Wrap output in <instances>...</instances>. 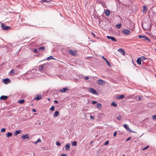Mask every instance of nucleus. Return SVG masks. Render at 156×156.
Here are the masks:
<instances>
[{
	"label": "nucleus",
	"mask_w": 156,
	"mask_h": 156,
	"mask_svg": "<svg viewBox=\"0 0 156 156\" xmlns=\"http://www.w3.org/2000/svg\"><path fill=\"white\" fill-rule=\"evenodd\" d=\"M113 13V12H111V15H112V13Z\"/></svg>",
	"instance_id": "nucleus-60"
},
{
	"label": "nucleus",
	"mask_w": 156,
	"mask_h": 156,
	"mask_svg": "<svg viewBox=\"0 0 156 156\" xmlns=\"http://www.w3.org/2000/svg\"><path fill=\"white\" fill-rule=\"evenodd\" d=\"M38 124H41V122H39Z\"/></svg>",
	"instance_id": "nucleus-59"
},
{
	"label": "nucleus",
	"mask_w": 156,
	"mask_h": 156,
	"mask_svg": "<svg viewBox=\"0 0 156 156\" xmlns=\"http://www.w3.org/2000/svg\"><path fill=\"white\" fill-rule=\"evenodd\" d=\"M102 58L103 59H105L106 62L107 63V60L106 58H105L103 56H102Z\"/></svg>",
	"instance_id": "nucleus-44"
},
{
	"label": "nucleus",
	"mask_w": 156,
	"mask_h": 156,
	"mask_svg": "<svg viewBox=\"0 0 156 156\" xmlns=\"http://www.w3.org/2000/svg\"><path fill=\"white\" fill-rule=\"evenodd\" d=\"M107 144H108V143H107V141H106L105 142V145H107Z\"/></svg>",
	"instance_id": "nucleus-56"
},
{
	"label": "nucleus",
	"mask_w": 156,
	"mask_h": 156,
	"mask_svg": "<svg viewBox=\"0 0 156 156\" xmlns=\"http://www.w3.org/2000/svg\"><path fill=\"white\" fill-rule=\"evenodd\" d=\"M50 110L52 111H53L55 110V107L54 106H52L50 108Z\"/></svg>",
	"instance_id": "nucleus-33"
},
{
	"label": "nucleus",
	"mask_w": 156,
	"mask_h": 156,
	"mask_svg": "<svg viewBox=\"0 0 156 156\" xmlns=\"http://www.w3.org/2000/svg\"><path fill=\"white\" fill-rule=\"evenodd\" d=\"M125 97V96L124 95H121L119 96L118 97H117V98L119 99H122L124 98Z\"/></svg>",
	"instance_id": "nucleus-19"
},
{
	"label": "nucleus",
	"mask_w": 156,
	"mask_h": 156,
	"mask_svg": "<svg viewBox=\"0 0 156 156\" xmlns=\"http://www.w3.org/2000/svg\"><path fill=\"white\" fill-rule=\"evenodd\" d=\"M54 102L55 103H58V101H56V100H55L54 101Z\"/></svg>",
	"instance_id": "nucleus-51"
},
{
	"label": "nucleus",
	"mask_w": 156,
	"mask_h": 156,
	"mask_svg": "<svg viewBox=\"0 0 156 156\" xmlns=\"http://www.w3.org/2000/svg\"><path fill=\"white\" fill-rule=\"evenodd\" d=\"M8 98V96H7L2 95L1 96L0 99L1 100H5Z\"/></svg>",
	"instance_id": "nucleus-12"
},
{
	"label": "nucleus",
	"mask_w": 156,
	"mask_h": 156,
	"mask_svg": "<svg viewBox=\"0 0 156 156\" xmlns=\"http://www.w3.org/2000/svg\"><path fill=\"white\" fill-rule=\"evenodd\" d=\"M2 81L5 84H7L9 83L10 80L8 78H7L3 79L2 80Z\"/></svg>",
	"instance_id": "nucleus-10"
},
{
	"label": "nucleus",
	"mask_w": 156,
	"mask_h": 156,
	"mask_svg": "<svg viewBox=\"0 0 156 156\" xmlns=\"http://www.w3.org/2000/svg\"><path fill=\"white\" fill-rule=\"evenodd\" d=\"M144 36V37H143L142 38H143V40H144L146 41V38H145V37H147L145 36Z\"/></svg>",
	"instance_id": "nucleus-47"
},
{
	"label": "nucleus",
	"mask_w": 156,
	"mask_h": 156,
	"mask_svg": "<svg viewBox=\"0 0 156 156\" xmlns=\"http://www.w3.org/2000/svg\"><path fill=\"white\" fill-rule=\"evenodd\" d=\"M117 119L119 120H121V115H119L118 117H117Z\"/></svg>",
	"instance_id": "nucleus-35"
},
{
	"label": "nucleus",
	"mask_w": 156,
	"mask_h": 156,
	"mask_svg": "<svg viewBox=\"0 0 156 156\" xmlns=\"http://www.w3.org/2000/svg\"><path fill=\"white\" fill-rule=\"evenodd\" d=\"M140 58L141 59V61H143L146 59V58L144 56L141 57Z\"/></svg>",
	"instance_id": "nucleus-31"
},
{
	"label": "nucleus",
	"mask_w": 156,
	"mask_h": 156,
	"mask_svg": "<svg viewBox=\"0 0 156 156\" xmlns=\"http://www.w3.org/2000/svg\"><path fill=\"white\" fill-rule=\"evenodd\" d=\"M121 24L120 23L118 24L116 26V27L117 28L119 29L121 27Z\"/></svg>",
	"instance_id": "nucleus-26"
},
{
	"label": "nucleus",
	"mask_w": 156,
	"mask_h": 156,
	"mask_svg": "<svg viewBox=\"0 0 156 156\" xmlns=\"http://www.w3.org/2000/svg\"><path fill=\"white\" fill-rule=\"evenodd\" d=\"M12 134L11 133L8 132L7 133L6 135V136L7 137H9L12 136Z\"/></svg>",
	"instance_id": "nucleus-22"
},
{
	"label": "nucleus",
	"mask_w": 156,
	"mask_h": 156,
	"mask_svg": "<svg viewBox=\"0 0 156 156\" xmlns=\"http://www.w3.org/2000/svg\"><path fill=\"white\" fill-rule=\"evenodd\" d=\"M41 142V140H40V138H39V139H37V140L36 141H35V142H34V143L35 144H37L39 142Z\"/></svg>",
	"instance_id": "nucleus-25"
},
{
	"label": "nucleus",
	"mask_w": 156,
	"mask_h": 156,
	"mask_svg": "<svg viewBox=\"0 0 156 156\" xmlns=\"http://www.w3.org/2000/svg\"><path fill=\"white\" fill-rule=\"evenodd\" d=\"M61 156H67V155L65 154H62Z\"/></svg>",
	"instance_id": "nucleus-53"
},
{
	"label": "nucleus",
	"mask_w": 156,
	"mask_h": 156,
	"mask_svg": "<svg viewBox=\"0 0 156 156\" xmlns=\"http://www.w3.org/2000/svg\"><path fill=\"white\" fill-rule=\"evenodd\" d=\"M91 102L94 105L96 103H97V102L96 101H92Z\"/></svg>",
	"instance_id": "nucleus-38"
},
{
	"label": "nucleus",
	"mask_w": 156,
	"mask_h": 156,
	"mask_svg": "<svg viewBox=\"0 0 156 156\" xmlns=\"http://www.w3.org/2000/svg\"><path fill=\"white\" fill-rule=\"evenodd\" d=\"M22 133V131L21 130H16L15 131V133H14V135L15 136H16L18 134L21 133Z\"/></svg>",
	"instance_id": "nucleus-13"
},
{
	"label": "nucleus",
	"mask_w": 156,
	"mask_h": 156,
	"mask_svg": "<svg viewBox=\"0 0 156 156\" xmlns=\"http://www.w3.org/2000/svg\"><path fill=\"white\" fill-rule=\"evenodd\" d=\"M10 73H12V74H14V70L13 69H12L11 71H10Z\"/></svg>",
	"instance_id": "nucleus-40"
},
{
	"label": "nucleus",
	"mask_w": 156,
	"mask_h": 156,
	"mask_svg": "<svg viewBox=\"0 0 156 156\" xmlns=\"http://www.w3.org/2000/svg\"><path fill=\"white\" fill-rule=\"evenodd\" d=\"M51 59H54V58H53L52 56H50L47 58V60H49Z\"/></svg>",
	"instance_id": "nucleus-27"
},
{
	"label": "nucleus",
	"mask_w": 156,
	"mask_h": 156,
	"mask_svg": "<svg viewBox=\"0 0 156 156\" xmlns=\"http://www.w3.org/2000/svg\"><path fill=\"white\" fill-rule=\"evenodd\" d=\"M32 110L34 112H36V109H33Z\"/></svg>",
	"instance_id": "nucleus-50"
},
{
	"label": "nucleus",
	"mask_w": 156,
	"mask_h": 156,
	"mask_svg": "<svg viewBox=\"0 0 156 156\" xmlns=\"http://www.w3.org/2000/svg\"><path fill=\"white\" fill-rule=\"evenodd\" d=\"M122 33L126 35H129L131 33V31L127 29H124L122 31Z\"/></svg>",
	"instance_id": "nucleus-3"
},
{
	"label": "nucleus",
	"mask_w": 156,
	"mask_h": 156,
	"mask_svg": "<svg viewBox=\"0 0 156 156\" xmlns=\"http://www.w3.org/2000/svg\"><path fill=\"white\" fill-rule=\"evenodd\" d=\"M130 138H131V137H129L127 139H126V141H127L129 140H130Z\"/></svg>",
	"instance_id": "nucleus-46"
},
{
	"label": "nucleus",
	"mask_w": 156,
	"mask_h": 156,
	"mask_svg": "<svg viewBox=\"0 0 156 156\" xmlns=\"http://www.w3.org/2000/svg\"><path fill=\"white\" fill-rule=\"evenodd\" d=\"M88 91L91 93L93 94L98 95V93L97 91L95 89L92 88H89Z\"/></svg>",
	"instance_id": "nucleus-2"
},
{
	"label": "nucleus",
	"mask_w": 156,
	"mask_h": 156,
	"mask_svg": "<svg viewBox=\"0 0 156 156\" xmlns=\"http://www.w3.org/2000/svg\"><path fill=\"white\" fill-rule=\"evenodd\" d=\"M1 28L3 30H8L10 28V27L9 26H5L4 23H1Z\"/></svg>",
	"instance_id": "nucleus-4"
},
{
	"label": "nucleus",
	"mask_w": 156,
	"mask_h": 156,
	"mask_svg": "<svg viewBox=\"0 0 156 156\" xmlns=\"http://www.w3.org/2000/svg\"><path fill=\"white\" fill-rule=\"evenodd\" d=\"M123 127L126 129L127 131H129L131 132H133V131L129 129V127L127 124H124L123 125Z\"/></svg>",
	"instance_id": "nucleus-7"
},
{
	"label": "nucleus",
	"mask_w": 156,
	"mask_h": 156,
	"mask_svg": "<svg viewBox=\"0 0 156 156\" xmlns=\"http://www.w3.org/2000/svg\"><path fill=\"white\" fill-rule=\"evenodd\" d=\"M110 11L108 10V16L110 15Z\"/></svg>",
	"instance_id": "nucleus-52"
},
{
	"label": "nucleus",
	"mask_w": 156,
	"mask_h": 156,
	"mask_svg": "<svg viewBox=\"0 0 156 156\" xmlns=\"http://www.w3.org/2000/svg\"><path fill=\"white\" fill-rule=\"evenodd\" d=\"M149 146L148 145L147 146H146L144 148H143L142 149V151H144V150H146V149H148L149 148Z\"/></svg>",
	"instance_id": "nucleus-30"
},
{
	"label": "nucleus",
	"mask_w": 156,
	"mask_h": 156,
	"mask_svg": "<svg viewBox=\"0 0 156 156\" xmlns=\"http://www.w3.org/2000/svg\"><path fill=\"white\" fill-rule=\"evenodd\" d=\"M97 83L99 85H103L105 84V83L103 80H97Z\"/></svg>",
	"instance_id": "nucleus-5"
},
{
	"label": "nucleus",
	"mask_w": 156,
	"mask_h": 156,
	"mask_svg": "<svg viewBox=\"0 0 156 156\" xmlns=\"http://www.w3.org/2000/svg\"><path fill=\"white\" fill-rule=\"evenodd\" d=\"M90 118L91 119H94V117L92 115L90 116Z\"/></svg>",
	"instance_id": "nucleus-54"
},
{
	"label": "nucleus",
	"mask_w": 156,
	"mask_h": 156,
	"mask_svg": "<svg viewBox=\"0 0 156 156\" xmlns=\"http://www.w3.org/2000/svg\"><path fill=\"white\" fill-rule=\"evenodd\" d=\"M71 144L73 146H76L77 144V142L76 141H74L72 142Z\"/></svg>",
	"instance_id": "nucleus-23"
},
{
	"label": "nucleus",
	"mask_w": 156,
	"mask_h": 156,
	"mask_svg": "<svg viewBox=\"0 0 156 156\" xmlns=\"http://www.w3.org/2000/svg\"><path fill=\"white\" fill-rule=\"evenodd\" d=\"M143 37H144L141 35H140L138 37V38H143Z\"/></svg>",
	"instance_id": "nucleus-43"
},
{
	"label": "nucleus",
	"mask_w": 156,
	"mask_h": 156,
	"mask_svg": "<svg viewBox=\"0 0 156 156\" xmlns=\"http://www.w3.org/2000/svg\"><path fill=\"white\" fill-rule=\"evenodd\" d=\"M25 102V100L24 99L21 100L19 101L18 102L20 104L23 103Z\"/></svg>",
	"instance_id": "nucleus-24"
},
{
	"label": "nucleus",
	"mask_w": 156,
	"mask_h": 156,
	"mask_svg": "<svg viewBox=\"0 0 156 156\" xmlns=\"http://www.w3.org/2000/svg\"><path fill=\"white\" fill-rule=\"evenodd\" d=\"M23 140H25L26 139H29L30 137V136L28 134H27L21 136Z\"/></svg>",
	"instance_id": "nucleus-9"
},
{
	"label": "nucleus",
	"mask_w": 156,
	"mask_h": 156,
	"mask_svg": "<svg viewBox=\"0 0 156 156\" xmlns=\"http://www.w3.org/2000/svg\"><path fill=\"white\" fill-rule=\"evenodd\" d=\"M56 144V145L58 146H60L61 144L59 142H57Z\"/></svg>",
	"instance_id": "nucleus-41"
},
{
	"label": "nucleus",
	"mask_w": 156,
	"mask_h": 156,
	"mask_svg": "<svg viewBox=\"0 0 156 156\" xmlns=\"http://www.w3.org/2000/svg\"><path fill=\"white\" fill-rule=\"evenodd\" d=\"M147 9L146 6H143V12H146L147 11Z\"/></svg>",
	"instance_id": "nucleus-16"
},
{
	"label": "nucleus",
	"mask_w": 156,
	"mask_h": 156,
	"mask_svg": "<svg viewBox=\"0 0 156 156\" xmlns=\"http://www.w3.org/2000/svg\"><path fill=\"white\" fill-rule=\"evenodd\" d=\"M105 14L106 16H107V9H105Z\"/></svg>",
	"instance_id": "nucleus-39"
},
{
	"label": "nucleus",
	"mask_w": 156,
	"mask_h": 156,
	"mask_svg": "<svg viewBox=\"0 0 156 156\" xmlns=\"http://www.w3.org/2000/svg\"><path fill=\"white\" fill-rule=\"evenodd\" d=\"M146 38V40H147L148 42H151L150 39L147 37H145Z\"/></svg>",
	"instance_id": "nucleus-32"
},
{
	"label": "nucleus",
	"mask_w": 156,
	"mask_h": 156,
	"mask_svg": "<svg viewBox=\"0 0 156 156\" xmlns=\"http://www.w3.org/2000/svg\"><path fill=\"white\" fill-rule=\"evenodd\" d=\"M122 156H124V155H123Z\"/></svg>",
	"instance_id": "nucleus-64"
},
{
	"label": "nucleus",
	"mask_w": 156,
	"mask_h": 156,
	"mask_svg": "<svg viewBox=\"0 0 156 156\" xmlns=\"http://www.w3.org/2000/svg\"><path fill=\"white\" fill-rule=\"evenodd\" d=\"M48 101H50V99L49 98H48Z\"/></svg>",
	"instance_id": "nucleus-61"
},
{
	"label": "nucleus",
	"mask_w": 156,
	"mask_h": 156,
	"mask_svg": "<svg viewBox=\"0 0 156 156\" xmlns=\"http://www.w3.org/2000/svg\"><path fill=\"white\" fill-rule=\"evenodd\" d=\"M68 52L70 55L73 56H77V53L76 51L69 50Z\"/></svg>",
	"instance_id": "nucleus-1"
},
{
	"label": "nucleus",
	"mask_w": 156,
	"mask_h": 156,
	"mask_svg": "<svg viewBox=\"0 0 156 156\" xmlns=\"http://www.w3.org/2000/svg\"><path fill=\"white\" fill-rule=\"evenodd\" d=\"M41 98V95L40 94L37 95L35 98V100L37 101L40 100Z\"/></svg>",
	"instance_id": "nucleus-15"
},
{
	"label": "nucleus",
	"mask_w": 156,
	"mask_h": 156,
	"mask_svg": "<svg viewBox=\"0 0 156 156\" xmlns=\"http://www.w3.org/2000/svg\"><path fill=\"white\" fill-rule=\"evenodd\" d=\"M97 107L99 109H101V104L98 103L97 105Z\"/></svg>",
	"instance_id": "nucleus-28"
},
{
	"label": "nucleus",
	"mask_w": 156,
	"mask_h": 156,
	"mask_svg": "<svg viewBox=\"0 0 156 156\" xmlns=\"http://www.w3.org/2000/svg\"><path fill=\"white\" fill-rule=\"evenodd\" d=\"M102 5H103V6L104 8H105V7H106V6L104 4V3L102 4Z\"/></svg>",
	"instance_id": "nucleus-55"
},
{
	"label": "nucleus",
	"mask_w": 156,
	"mask_h": 156,
	"mask_svg": "<svg viewBox=\"0 0 156 156\" xmlns=\"http://www.w3.org/2000/svg\"><path fill=\"white\" fill-rule=\"evenodd\" d=\"M117 132H115L114 133V134H113V136H114L115 137V136H116V134H117Z\"/></svg>",
	"instance_id": "nucleus-45"
},
{
	"label": "nucleus",
	"mask_w": 156,
	"mask_h": 156,
	"mask_svg": "<svg viewBox=\"0 0 156 156\" xmlns=\"http://www.w3.org/2000/svg\"><path fill=\"white\" fill-rule=\"evenodd\" d=\"M111 105L113 106H114V107H117V104L114 101L111 104Z\"/></svg>",
	"instance_id": "nucleus-21"
},
{
	"label": "nucleus",
	"mask_w": 156,
	"mask_h": 156,
	"mask_svg": "<svg viewBox=\"0 0 156 156\" xmlns=\"http://www.w3.org/2000/svg\"><path fill=\"white\" fill-rule=\"evenodd\" d=\"M152 118L153 119H156V115L152 116Z\"/></svg>",
	"instance_id": "nucleus-36"
},
{
	"label": "nucleus",
	"mask_w": 156,
	"mask_h": 156,
	"mask_svg": "<svg viewBox=\"0 0 156 156\" xmlns=\"http://www.w3.org/2000/svg\"><path fill=\"white\" fill-rule=\"evenodd\" d=\"M65 149L66 150H68L70 148V144L69 143L67 144L65 146Z\"/></svg>",
	"instance_id": "nucleus-14"
},
{
	"label": "nucleus",
	"mask_w": 156,
	"mask_h": 156,
	"mask_svg": "<svg viewBox=\"0 0 156 156\" xmlns=\"http://www.w3.org/2000/svg\"><path fill=\"white\" fill-rule=\"evenodd\" d=\"M118 51L119 52V53H121L123 55H125V51L122 48H119L118 50Z\"/></svg>",
	"instance_id": "nucleus-6"
},
{
	"label": "nucleus",
	"mask_w": 156,
	"mask_h": 156,
	"mask_svg": "<svg viewBox=\"0 0 156 156\" xmlns=\"http://www.w3.org/2000/svg\"><path fill=\"white\" fill-rule=\"evenodd\" d=\"M108 66L109 67H111V66L110 63H109V62H108Z\"/></svg>",
	"instance_id": "nucleus-57"
},
{
	"label": "nucleus",
	"mask_w": 156,
	"mask_h": 156,
	"mask_svg": "<svg viewBox=\"0 0 156 156\" xmlns=\"http://www.w3.org/2000/svg\"><path fill=\"white\" fill-rule=\"evenodd\" d=\"M45 65V64H44L42 65H40L39 66V70L40 71H41L43 70L44 69V66Z\"/></svg>",
	"instance_id": "nucleus-11"
},
{
	"label": "nucleus",
	"mask_w": 156,
	"mask_h": 156,
	"mask_svg": "<svg viewBox=\"0 0 156 156\" xmlns=\"http://www.w3.org/2000/svg\"><path fill=\"white\" fill-rule=\"evenodd\" d=\"M59 115V112L58 111H56L55 112L54 115V117H56L58 116Z\"/></svg>",
	"instance_id": "nucleus-18"
},
{
	"label": "nucleus",
	"mask_w": 156,
	"mask_h": 156,
	"mask_svg": "<svg viewBox=\"0 0 156 156\" xmlns=\"http://www.w3.org/2000/svg\"><path fill=\"white\" fill-rule=\"evenodd\" d=\"M108 39H111L112 41L116 42L117 41L116 39L113 36H108Z\"/></svg>",
	"instance_id": "nucleus-8"
},
{
	"label": "nucleus",
	"mask_w": 156,
	"mask_h": 156,
	"mask_svg": "<svg viewBox=\"0 0 156 156\" xmlns=\"http://www.w3.org/2000/svg\"><path fill=\"white\" fill-rule=\"evenodd\" d=\"M68 90V88H63L62 90H60V92H65L66 91H67Z\"/></svg>",
	"instance_id": "nucleus-20"
},
{
	"label": "nucleus",
	"mask_w": 156,
	"mask_h": 156,
	"mask_svg": "<svg viewBox=\"0 0 156 156\" xmlns=\"http://www.w3.org/2000/svg\"><path fill=\"white\" fill-rule=\"evenodd\" d=\"M42 2H49V1H47L46 0H42Z\"/></svg>",
	"instance_id": "nucleus-49"
},
{
	"label": "nucleus",
	"mask_w": 156,
	"mask_h": 156,
	"mask_svg": "<svg viewBox=\"0 0 156 156\" xmlns=\"http://www.w3.org/2000/svg\"><path fill=\"white\" fill-rule=\"evenodd\" d=\"M38 49L39 50H44L45 48L44 47L42 46L38 48Z\"/></svg>",
	"instance_id": "nucleus-29"
},
{
	"label": "nucleus",
	"mask_w": 156,
	"mask_h": 156,
	"mask_svg": "<svg viewBox=\"0 0 156 156\" xmlns=\"http://www.w3.org/2000/svg\"><path fill=\"white\" fill-rule=\"evenodd\" d=\"M141 59L140 58H138L137 59V62L138 65H140L141 64Z\"/></svg>",
	"instance_id": "nucleus-17"
},
{
	"label": "nucleus",
	"mask_w": 156,
	"mask_h": 156,
	"mask_svg": "<svg viewBox=\"0 0 156 156\" xmlns=\"http://www.w3.org/2000/svg\"><path fill=\"white\" fill-rule=\"evenodd\" d=\"M89 79V78L88 77H87V76H85L84 77V79L85 80H88Z\"/></svg>",
	"instance_id": "nucleus-42"
},
{
	"label": "nucleus",
	"mask_w": 156,
	"mask_h": 156,
	"mask_svg": "<svg viewBox=\"0 0 156 156\" xmlns=\"http://www.w3.org/2000/svg\"><path fill=\"white\" fill-rule=\"evenodd\" d=\"M91 33H92V35L94 37H95V34L94 33H93V32H92Z\"/></svg>",
	"instance_id": "nucleus-48"
},
{
	"label": "nucleus",
	"mask_w": 156,
	"mask_h": 156,
	"mask_svg": "<svg viewBox=\"0 0 156 156\" xmlns=\"http://www.w3.org/2000/svg\"><path fill=\"white\" fill-rule=\"evenodd\" d=\"M141 99V97H140V96H139V97H138V99H139V100H140Z\"/></svg>",
	"instance_id": "nucleus-58"
},
{
	"label": "nucleus",
	"mask_w": 156,
	"mask_h": 156,
	"mask_svg": "<svg viewBox=\"0 0 156 156\" xmlns=\"http://www.w3.org/2000/svg\"><path fill=\"white\" fill-rule=\"evenodd\" d=\"M34 52L35 53H38L39 52L36 48H35L34 50Z\"/></svg>",
	"instance_id": "nucleus-37"
},
{
	"label": "nucleus",
	"mask_w": 156,
	"mask_h": 156,
	"mask_svg": "<svg viewBox=\"0 0 156 156\" xmlns=\"http://www.w3.org/2000/svg\"><path fill=\"white\" fill-rule=\"evenodd\" d=\"M155 52H156V49H155Z\"/></svg>",
	"instance_id": "nucleus-63"
},
{
	"label": "nucleus",
	"mask_w": 156,
	"mask_h": 156,
	"mask_svg": "<svg viewBox=\"0 0 156 156\" xmlns=\"http://www.w3.org/2000/svg\"><path fill=\"white\" fill-rule=\"evenodd\" d=\"M108 144H109V141H108Z\"/></svg>",
	"instance_id": "nucleus-62"
},
{
	"label": "nucleus",
	"mask_w": 156,
	"mask_h": 156,
	"mask_svg": "<svg viewBox=\"0 0 156 156\" xmlns=\"http://www.w3.org/2000/svg\"><path fill=\"white\" fill-rule=\"evenodd\" d=\"M5 129L4 128H3L2 129H1L0 131L1 132H5Z\"/></svg>",
	"instance_id": "nucleus-34"
}]
</instances>
